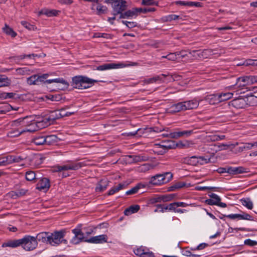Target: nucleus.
Returning <instances> with one entry per match:
<instances>
[{
    "label": "nucleus",
    "instance_id": "obj_36",
    "mask_svg": "<svg viewBox=\"0 0 257 257\" xmlns=\"http://www.w3.org/2000/svg\"><path fill=\"white\" fill-rule=\"evenodd\" d=\"M218 94L219 96L220 102L229 99L230 98L232 97L233 95V93L228 92H221Z\"/></svg>",
    "mask_w": 257,
    "mask_h": 257
},
{
    "label": "nucleus",
    "instance_id": "obj_24",
    "mask_svg": "<svg viewBox=\"0 0 257 257\" xmlns=\"http://www.w3.org/2000/svg\"><path fill=\"white\" fill-rule=\"evenodd\" d=\"M61 118H62L61 117V113H60L59 109H58L53 111L49 117L43 118L42 119L44 120V121L49 122L50 124L51 121H53Z\"/></svg>",
    "mask_w": 257,
    "mask_h": 257
},
{
    "label": "nucleus",
    "instance_id": "obj_55",
    "mask_svg": "<svg viewBox=\"0 0 257 257\" xmlns=\"http://www.w3.org/2000/svg\"><path fill=\"white\" fill-rule=\"evenodd\" d=\"M122 23L126 26L128 28H133L137 26V24L135 22H128L126 21H122Z\"/></svg>",
    "mask_w": 257,
    "mask_h": 257
},
{
    "label": "nucleus",
    "instance_id": "obj_4",
    "mask_svg": "<svg viewBox=\"0 0 257 257\" xmlns=\"http://www.w3.org/2000/svg\"><path fill=\"white\" fill-rule=\"evenodd\" d=\"M172 178L173 174L170 172L158 174L150 178L149 184L153 186H160L167 183L172 180Z\"/></svg>",
    "mask_w": 257,
    "mask_h": 257
},
{
    "label": "nucleus",
    "instance_id": "obj_40",
    "mask_svg": "<svg viewBox=\"0 0 257 257\" xmlns=\"http://www.w3.org/2000/svg\"><path fill=\"white\" fill-rule=\"evenodd\" d=\"M137 15L136 9L133 11L128 10L124 13L121 12V14H120V19H124V18H127L129 17H132L134 16Z\"/></svg>",
    "mask_w": 257,
    "mask_h": 257
},
{
    "label": "nucleus",
    "instance_id": "obj_59",
    "mask_svg": "<svg viewBox=\"0 0 257 257\" xmlns=\"http://www.w3.org/2000/svg\"><path fill=\"white\" fill-rule=\"evenodd\" d=\"M21 24L24 27H25L26 29H27L29 30H33L34 29V26L33 25H31L30 24H29V23H28L26 21H22Z\"/></svg>",
    "mask_w": 257,
    "mask_h": 257
},
{
    "label": "nucleus",
    "instance_id": "obj_44",
    "mask_svg": "<svg viewBox=\"0 0 257 257\" xmlns=\"http://www.w3.org/2000/svg\"><path fill=\"white\" fill-rule=\"evenodd\" d=\"M156 11V9L155 8H136V11L137 14L138 13H142L144 14H146L149 12H152Z\"/></svg>",
    "mask_w": 257,
    "mask_h": 257
},
{
    "label": "nucleus",
    "instance_id": "obj_16",
    "mask_svg": "<svg viewBox=\"0 0 257 257\" xmlns=\"http://www.w3.org/2000/svg\"><path fill=\"white\" fill-rule=\"evenodd\" d=\"M107 236L105 234L99 235L92 237L85 241L93 243H102L107 242Z\"/></svg>",
    "mask_w": 257,
    "mask_h": 257
},
{
    "label": "nucleus",
    "instance_id": "obj_1",
    "mask_svg": "<svg viewBox=\"0 0 257 257\" xmlns=\"http://www.w3.org/2000/svg\"><path fill=\"white\" fill-rule=\"evenodd\" d=\"M3 246L12 248L21 246L25 250L30 251L34 250L37 247L38 242L35 236L26 235L22 238L8 241L7 242L3 244Z\"/></svg>",
    "mask_w": 257,
    "mask_h": 257
},
{
    "label": "nucleus",
    "instance_id": "obj_2",
    "mask_svg": "<svg viewBox=\"0 0 257 257\" xmlns=\"http://www.w3.org/2000/svg\"><path fill=\"white\" fill-rule=\"evenodd\" d=\"M97 81L86 76H76L72 78V86L76 89H84L90 87Z\"/></svg>",
    "mask_w": 257,
    "mask_h": 257
},
{
    "label": "nucleus",
    "instance_id": "obj_47",
    "mask_svg": "<svg viewBox=\"0 0 257 257\" xmlns=\"http://www.w3.org/2000/svg\"><path fill=\"white\" fill-rule=\"evenodd\" d=\"M163 202H168L173 200L175 197V195L174 194H165L161 195Z\"/></svg>",
    "mask_w": 257,
    "mask_h": 257
},
{
    "label": "nucleus",
    "instance_id": "obj_52",
    "mask_svg": "<svg viewBox=\"0 0 257 257\" xmlns=\"http://www.w3.org/2000/svg\"><path fill=\"white\" fill-rule=\"evenodd\" d=\"M9 83V80L7 77L0 75V87L7 86Z\"/></svg>",
    "mask_w": 257,
    "mask_h": 257
},
{
    "label": "nucleus",
    "instance_id": "obj_58",
    "mask_svg": "<svg viewBox=\"0 0 257 257\" xmlns=\"http://www.w3.org/2000/svg\"><path fill=\"white\" fill-rule=\"evenodd\" d=\"M208 246V244H207L206 243H202L199 244L197 246H196L195 247L191 248V249L192 250H202Z\"/></svg>",
    "mask_w": 257,
    "mask_h": 257
},
{
    "label": "nucleus",
    "instance_id": "obj_56",
    "mask_svg": "<svg viewBox=\"0 0 257 257\" xmlns=\"http://www.w3.org/2000/svg\"><path fill=\"white\" fill-rule=\"evenodd\" d=\"M244 244L249 246H254L257 245V241L247 239L244 241Z\"/></svg>",
    "mask_w": 257,
    "mask_h": 257
},
{
    "label": "nucleus",
    "instance_id": "obj_32",
    "mask_svg": "<svg viewBox=\"0 0 257 257\" xmlns=\"http://www.w3.org/2000/svg\"><path fill=\"white\" fill-rule=\"evenodd\" d=\"M95 9H96L97 11V14L98 15H102L105 14L107 11V8L106 7L102 6L100 4H98L97 5L93 4L92 5V9L94 10Z\"/></svg>",
    "mask_w": 257,
    "mask_h": 257
},
{
    "label": "nucleus",
    "instance_id": "obj_17",
    "mask_svg": "<svg viewBox=\"0 0 257 257\" xmlns=\"http://www.w3.org/2000/svg\"><path fill=\"white\" fill-rule=\"evenodd\" d=\"M50 187L49 180L46 178L40 179L37 184L36 188L40 191H46Z\"/></svg>",
    "mask_w": 257,
    "mask_h": 257
},
{
    "label": "nucleus",
    "instance_id": "obj_48",
    "mask_svg": "<svg viewBox=\"0 0 257 257\" xmlns=\"http://www.w3.org/2000/svg\"><path fill=\"white\" fill-rule=\"evenodd\" d=\"M257 145L256 142L253 143H245L243 147H241L242 150H250L253 148H256Z\"/></svg>",
    "mask_w": 257,
    "mask_h": 257
},
{
    "label": "nucleus",
    "instance_id": "obj_46",
    "mask_svg": "<svg viewBox=\"0 0 257 257\" xmlns=\"http://www.w3.org/2000/svg\"><path fill=\"white\" fill-rule=\"evenodd\" d=\"M16 71L20 75H29L31 73L30 70L26 67L17 69Z\"/></svg>",
    "mask_w": 257,
    "mask_h": 257
},
{
    "label": "nucleus",
    "instance_id": "obj_30",
    "mask_svg": "<svg viewBox=\"0 0 257 257\" xmlns=\"http://www.w3.org/2000/svg\"><path fill=\"white\" fill-rule=\"evenodd\" d=\"M140 209V206L139 205H131L124 210V213L125 215L128 216L133 213L137 212Z\"/></svg>",
    "mask_w": 257,
    "mask_h": 257
},
{
    "label": "nucleus",
    "instance_id": "obj_29",
    "mask_svg": "<svg viewBox=\"0 0 257 257\" xmlns=\"http://www.w3.org/2000/svg\"><path fill=\"white\" fill-rule=\"evenodd\" d=\"M185 17V16H183L172 14L164 17L163 19L165 22H171L173 20L184 21Z\"/></svg>",
    "mask_w": 257,
    "mask_h": 257
},
{
    "label": "nucleus",
    "instance_id": "obj_21",
    "mask_svg": "<svg viewBox=\"0 0 257 257\" xmlns=\"http://www.w3.org/2000/svg\"><path fill=\"white\" fill-rule=\"evenodd\" d=\"M109 181L107 179H102L97 183L95 188L96 192H101L104 191L108 186Z\"/></svg>",
    "mask_w": 257,
    "mask_h": 257
},
{
    "label": "nucleus",
    "instance_id": "obj_35",
    "mask_svg": "<svg viewBox=\"0 0 257 257\" xmlns=\"http://www.w3.org/2000/svg\"><path fill=\"white\" fill-rule=\"evenodd\" d=\"M157 81H160V82H164V80L161 77V76L158 75L148 79H145L143 81L144 83L146 84L156 83Z\"/></svg>",
    "mask_w": 257,
    "mask_h": 257
},
{
    "label": "nucleus",
    "instance_id": "obj_10",
    "mask_svg": "<svg viewBox=\"0 0 257 257\" xmlns=\"http://www.w3.org/2000/svg\"><path fill=\"white\" fill-rule=\"evenodd\" d=\"M74 236L70 240V243L73 244H77L83 240L84 233L82 232L80 227H77L72 230Z\"/></svg>",
    "mask_w": 257,
    "mask_h": 257
},
{
    "label": "nucleus",
    "instance_id": "obj_62",
    "mask_svg": "<svg viewBox=\"0 0 257 257\" xmlns=\"http://www.w3.org/2000/svg\"><path fill=\"white\" fill-rule=\"evenodd\" d=\"M28 191L27 190H26L25 189H20L18 190H17L15 193H16V195L18 196V197H20V196H23V195H25L27 192Z\"/></svg>",
    "mask_w": 257,
    "mask_h": 257
},
{
    "label": "nucleus",
    "instance_id": "obj_45",
    "mask_svg": "<svg viewBox=\"0 0 257 257\" xmlns=\"http://www.w3.org/2000/svg\"><path fill=\"white\" fill-rule=\"evenodd\" d=\"M15 95L16 93L13 92H2L0 93V98L2 99L12 98Z\"/></svg>",
    "mask_w": 257,
    "mask_h": 257
},
{
    "label": "nucleus",
    "instance_id": "obj_15",
    "mask_svg": "<svg viewBox=\"0 0 257 257\" xmlns=\"http://www.w3.org/2000/svg\"><path fill=\"white\" fill-rule=\"evenodd\" d=\"M50 232H41L37 234L35 239L37 242H41L43 243L49 244Z\"/></svg>",
    "mask_w": 257,
    "mask_h": 257
},
{
    "label": "nucleus",
    "instance_id": "obj_34",
    "mask_svg": "<svg viewBox=\"0 0 257 257\" xmlns=\"http://www.w3.org/2000/svg\"><path fill=\"white\" fill-rule=\"evenodd\" d=\"M45 145H52L58 142V138L56 135H49L45 136Z\"/></svg>",
    "mask_w": 257,
    "mask_h": 257
},
{
    "label": "nucleus",
    "instance_id": "obj_38",
    "mask_svg": "<svg viewBox=\"0 0 257 257\" xmlns=\"http://www.w3.org/2000/svg\"><path fill=\"white\" fill-rule=\"evenodd\" d=\"M25 133V131L22 128L18 127L16 130H12L8 133V136L10 137H16L19 136L22 134Z\"/></svg>",
    "mask_w": 257,
    "mask_h": 257
},
{
    "label": "nucleus",
    "instance_id": "obj_19",
    "mask_svg": "<svg viewBox=\"0 0 257 257\" xmlns=\"http://www.w3.org/2000/svg\"><path fill=\"white\" fill-rule=\"evenodd\" d=\"M193 133L192 130H185L179 132H173L170 134V138L178 139L182 137H188Z\"/></svg>",
    "mask_w": 257,
    "mask_h": 257
},
{
    "label": "nucleus",
    "instance_id": "obj_7",
    "mask_svg": "<svg viewBox=\"0 0 257 257\" xmlns=\"http://www.w3.org/2000/svg\"><path fill=\"white\" fill-rule=\"evenodd\" d=\"M50 125L49 122L44 121L42 119L39 120H35L31 122L28 127L22 128L25 132H33L36 131L37 129H41L47 127Z\"/></svg>",
    "mask_w": 257,
    "mask_h": 257
},
{
    "label": "nucleus",
    "instance_id": "obj_20",
    "mask_svg": "<svg viewBox=\"0 0 257 257\" xmlns=\"http://www.w3.org/2000/svg\"><path fill=\"white\" fill-rule=\"evenodd\" d=\"M192 53H196L199 59H205L211 55L212 50L211 49H204L203 50H193Z\"/></svg>",
    "mask_w": 257,
    "mask_h": 257
},
{
    "label": "nucleus",
    "instance_id": "obj_27",
    "mask_svg": "<svg viewBox=\"0 0 257 257\" xmlns=\"http://www.w3.org/2000/svg\"><path fill=\"white\" fill-rule=\"evenodd\" d=\"M249 85V79L248 76L237 78L235 84V85L237 86L238 87H241Z\"/></svg>",
    "mask_w": 257,
    "mask_h": 257
},
{
    "label": "nucleus",
    "instance_id": "obj_25",
    "mask_svg": "<svg viewBox=\"0 0 257 257\" xmlns=\"http://www.w3.org/2000/svg\"><path fill=\"white\" fill-rule=\"evenodd\" d=\"M209 196L211 198L207 199L205 201L206 203L208 205H217L218 204L219 202L221 200V198L216 194L211 193L209 195Z\"/></svg>",
    "mask_w": 257,
    "mask_h": 257
},
{
    "label": "nucleus",
    "instance_id": "obj_8",
    "mask_svg": "<svg viewBox=\"0 0 257 257\" xmlns=\"http://www.w3.org/2000/svg\"><path fill=\"white\" fill-rule=\"evenodd\" d=\"M31 116H26L24 118H20L12 122V125L18 126L21 128H26L29 126L31 122L35 120L31 119Z\"/></svg>",
    "mask_w": 257,
    "mask_h": 257
},
{
    "label": "nucleus",
    "instance_id": "obj_31",
    "mask_svg": "<svg viewBox=\"0 0 257 257\" xmlns=\"http://www.w3.org/2000/svg\"><path fill=\"white\" fill-rule=\"evenodd\" d=\"M8 158L9 164L14 163H20L25 159V157L24 156L18 155H8Z\"/></svg>",
    "mask_w": 257,
    "mask_h": 257
},
{
    "label": "nucleus",
    "instance_id": "obj_61",
    "mask_svg": "<svg viewBox=\"0 0 257 257\" xmlns=\"http://www.w3.org/2000/svg\"><path fill=\"white\" fill-rule=\"evenodd\" d=\"M138 191L139 190L136 186L134 187L131 189L130 190L127 191L125 192V194L127 195H133L138 193Z\"/></svg>",
    "mask_w": 257,
    "mask_h": 257
},
{
    "label": "nucleus",
    "instance_id": "obj_39",
    "mask_svg": "<svg viewBox=\"0 0 257 257\" xmlns=\"http://www.w3.org/2000/svg\"><path fill=\"white\" fill-rule=\"evenodd\" d=\"M125 187L124 184L120 183L117 186H113L108 192V195H111L114 193L118 192L119 191L123 189Z\"/></svg>",
    "mask_w": 257,
    "mask_h": 257
},
{
    "label": "nucleus",
    "instance_id": "obj_57",
    "mask_svg": "<svg viewBox=\"0 0 257 257\" xmlns=\"http://www.w3.org/2000/svg\"><path fill=\"white\" fill-rule=\"evenodd\" d=\"M177 205L176 202H173L168 204V207H167V209H168L169 211H172L176 213V210L177 209Z\"/></svg>",
    "mask_w": 257,
    "mask_h": 257
},
{
    "label": "nucleus",
    "instance_id": "obj_53",
    "mask_svg": "<svg viewBox=\"0 0 257 257\" xmlns=\"http://www.w3.org/2000/svg\"><path fill=\"white\" fill-rule=\"evenodd\" d=\"M240 219L252 221L253 220V218L249 214L242 212V214H240Z\"/></svg>",
    "mask_w": 257,
    "mask_h": 257
},
{
    "label": "nucleus",
    "instance_id": "obj_64",
    "mask_svg": "<svg viewBox=\"0 0 257 257\" xmlns=\"http://www.w3.org/2000/svg\"><path fill=\"white\" fill-rule=\"evenodd\" d=\"M142 4L144 6H151L155 4V0H142Z\"/></svg>",
    "mask_w": 257,
    "mask_h": 257
},
{
    "label": "nucleus",
    "instance_id": "obj_63",
    "mask_svg": "<svg viewBox=\"0 0 257 257\" xmlns=\"http://www.w3.org/2000/svg\"><path fill=\"white\" fill-rule=\"evenodd\" d=\"M248 77L249 79V84L251 85L257 83V76L249 75L248 76Z\"/></svg>",
    "mask_w": 257,
    "mask_h": 257
},
{
    "label": "nucleus",
    "instance_id": "obj_41",
    "mask_svg": "<svg viewBox=\"0 0 257 257\" xmlns=\"http://www.w3.org/2000/svg\"><path fill=\"white\" fill-rule=\"evenodd\" d=\"M241 202L242 205L246 207L248 209H252L253 208L252 202L249 198H244L241 199Z\"/></svg>",
    "mask_w": 257,
    "mask_h": 257
},
{
    "label": "nucleus",
    "instance_id": "obj_42",
    "mask_svg": "<svg viewBox=\"0 0 257 257\" xmlns=\"http://www.w3.org/2000/svg\"><path fill=\"white\" fill-rule=\"evenodd\" d=\"M186 184L183 182H178L169 187V191H174L176 189L182 188L186 186Z\"/></svg>",
    "mask_w": 257,
    "mask_h": 257
},
{
    "label": "nucleus",
    "instance_id": "obj_9",
    "mask_svg": "<svg viewBox=\"0 0 257 257\" xmlns=\"http://www.w3.org/2000/svg\"><path fill=\"white\" fill-rule=\"evenodd\" d=\"M48 76V74H44L41 75H33L27 79V82L30 85H38L40 82H44Z\"/></svg>",
    "mask_w": 257,
    "mask_h": 257
},
{
    "label": "nucleus",
    "instance_id": "obj_14",
    "mask_svg": "<svg viewBox=\"0 0 257 257\" xmlns=\"http://www.w3.org/2000/svg\"><path fill=\"white\" fill-rule=\"evenodd\" d=\"M134 252L136 255L140 257H155L153 252L150 251L147 248L142 246L135 249Z\"/></svg>",
    "mask_w": 257,
    "mask_h": 257
},
{
    "label": "nucleus",
    "instance_id": "obj_3",
    "mask_svg": "<svg viewBox=\"0 0 257 257\" xmlns=\"http://www.w3.org/2000/svg\"><path fill=\"white\" fill-rule=\"evenodd\" d=\"M83 166V163L81 162L75 163L72 161H68L67 163L62 165H57L55 166V171L59 173V176L63 178H65L69 176L68 173L64 172V171L73 170L76 171L81 168Z\"/></svg>",
    "mask_w": 257,
    "mask_h": 257
},
{
    "label": "nucleus",
    "instance_id": "obj_26",
    "mask_svg": "<svg viewBox=\"0 0 257 257\" xmlns=\"http://www.w3.org/2000/svg\"><path fill=\"white\" fill-rule=\"evenodd\" d=\"M205 100L212 105L218 104L220 102L218 93L207 95L205 97Z\"/></svg>",
    "mask_w": 257,
    "mask_h": 257
},
{
    "label": "nucleus",
    "instance_id": "obj_51",
    "mask_svg": "<svg viewBox=\"0 0 257 257\" xmlns=\"http://www.w3.org/2000/svg\"><path fill=\"white\" fill-rule=\"evenodd\" d=\"M166 57L168 60L175 61L179 58L178 53H177V52L175 53H170L166 55Z\"/></svg>",
    "mask_w": 257,
    "mask_h": 257
},
{
    "label": "nucleus",
    "instance_id": "obj_5",
    "mask_svg": "<svg viewBox=\"0 0 257 257\" xmlns=\"http://www.w3.org/2000/svg\"><path fill=\"white\" fill-rule=\"evenodd\" d=\"M65 231L61 230L50 233L49 244L53 246L58 245L61 243L67 244V240L64 238Z\"/></svg>",
    "mask_w": 257,
    "mask_h": 257
},
{
    "label": "nucleus",
    "instance_id": "obj_18",
    "mask_svg": "<svg viewBox=\"0 0 257 257\" xmlns=\"http://www.w3.org/2000/svg\"><path fill=\"white\" fill-rule=\"evenodd\" d=\"M199 104V101L196 99L183 102L184 111L196 108Z\"/></svg>",
    "mask_w": 257,
    "mask_h": 257
},
{
    "label": "nucleus",
    "instance_id": "obj_6",
    "mask_svg": "<svg viewBox=\"0 0 257 257\" xmlns=\"http://www.w3.org/2000/svg\"><path fill=\"white\" fill-rule=\"evenodd\" d=\"M209 159L205 158L203 157H197L193 156L192 157H186L181 159V162L183 163L192 166H197L198 165H203L204 163L208 162Z\"/></svg>",
    "mask_w": 257,
    "mask_h": 257
},
{
    "label": "nucleus",
    "instance_id": "obj_23",
    "mask_svg": "<svg viewBox=\"0 0 257 257\" xmlns=\"http://www.w3.org/2000/svg\"><path fill=\"white\" fill-rule=\"evenodd\" d=\"M245 172H246V169L243 167H229L227 168V173L230 174L236 175Z\"/></svg>",
    "mask_w": 257,
    "mask_h": 257
},
{
    "label": "nucleus",
    "instance_id": "obj_49",
    "mask_svg": "<svg viewBox=\"0 0 257 257\" xmlns=\"http://www.w3.org/2000/svg\"><path fill=\"white\" fill-rule=\"evenodd\" d=\"M243 65L245 66H249V65H252V66H257V60H252V59H247L245 61H244V62L242 64ZM237 65H241V64H238Z\"/></svg>",
    "mask_w": 257,
    "mask_h": 257
},
{
    "label": "nucleus",
    "instance_id": "obj_13",
    "mask_svg": "<svg viewBox=\"0 0 257 257\" xmlns=\"http://www.w3.org/2000/svg\"><path fill=\"white\" fill-rule=\"evenodd\" d=\"M229 105L237 109H241L245 107L247 105L245 98L238 97L234 99L229 102Z\"/></svg>",
    "mask_w": 257,
    "mask_h": 257
},
{
    "label": "nucleus",
    "instance_id": "obj_11",
    "mask_svg": "<svg viewBox=\"0 0 257 257\" xmlns=\"http://www.w3.org/2000/svg\"><path fill=\"white\" fill-rule=\"evenodd\" d=\"M113 10V15L120 14L126 9V2L124 0H118L112 4Z\"/></svg>",
    "mask_w": 257,
    "mask_h": 257
},
{
    "label": "nucleus",
    "instance_id": "obj_50",
    "mask_svg": "<svg viewBox=\"0 0 257 257\" xmlns=\"http://www.w3.org/2000/svg\"><path fill=\"white\" fill-rule=\"evenodd\" d=\"M26 179L28 181H33L36 179V174L34 171H28L26 173Z\"/></svg>",
    "mask_w": 257,
    "mask_h": 257
},
{
    "label": "nucleus",
    "instance_id": "obj_28",
    "mask_svg": "<svg viewBox=\"0 0 257 257\" xmlns=\"http://www.w3.org/2000/svg\"><path fill=\"white\" fill-rule=\"evenodd\" d=\"M60 13L59 11L56 10L43 9L38 13V15H45L48 17L56 16Z\"/></svg>",
    "mask_w": 257,
    "mask_h": 257
},
{
    "label": "nucleus",
    "instance_id": "obj_33",
    "mask_svg": "<svg viewBox=\"0 0 257 257\" xmlns=\"http://www.w3.org/2000/svg\"><path fill=\"white\" fill-rule=\"evenodd\" d=\"M45 136L42 135L36 136L33 139V142L37 146L45 145Z\"/></svg>",
    "mask_w": 257,
    "mask_h": 257
},
{
    "label": "nucleus",
    "instance_id": "obj_60",
    "mask_svg": "<svg viewBox=\"0 0 257 257\" xmlns=\"http://www.w3.org/2000/svg\"><path fill=\"white\" fill-rule=\"evenodd\" d=\"M215 147H217V149L216 151H222L227 149V148L229 146V145L225 144H221L219 145H214Z\"/></svg>",
    "mask_w": 257,
    "mask_h": 257
},
{
    "label": "nucleus",
    "instance_id": "obj_22",
    "mask_svg": "<svg viewBox=\"0 0 257 257\" xmlns=\"http://www.w3.org/2000/svg\"><path fill=\"white\" fill-rule=\"evenodd\" d=\"M181 111H184L183 102L172 104L168 108V112L170 113H175Z\"/></svg>",
    "mask_w": 257,
    "mask_h": 257
},
{
    "label": "nucleus",
    "instance_id": "obj_37",
    "mask_svg": "<svg viewBox=\"0 0 257 257\" xmlns=\"http://www.w3.org/2000/svg\"><path fill=\"white\" fill-rule=\"evenodd\" d=\"M44 82L47 84H50L53 82L62 83L65 85V87L66 88H68V87L69 86L68 83L62 78H56V79H49V80H47L46 81L44 80Z\"/></svg>",
    "mask_w": 257,
    "mask_h": 257
},
{
    "label": "nucleus",
    "instance_id": "obj_54",
    "mask_svg": "<svg viewBox=\"0 0 257 257\" xmlns=\"http://www.w3.org/2000/svg\"><path fill=\"white\" fill-rule=\"evenodd\" d=\"M9 165L8 156L0 158V166H6Z\"/></svg>",
    "mask_w": 257,
    "mask_h": 257
},
{
    "label": "nucleus",
    "instance_id": "obj_43",
    "mask_svg": "<svg viewBox=\"0 0 257 257\" xmlns=\"http://www.w3.org/2000/svg\"><path fill=\"white\" fill-rule=\"evenodd\" d=\"M3 31L6 34L11 36L13 38L17 36V33L7 25H6L5 27L3 28Z\"/></svg>",
    "mask_w": 257,
    "mask_h": 257
},
{
    "label": "nucleus",
    "instance_id": "obj_12",
    "mask_svg": "<svg viewBox=\"0 0 257 257\" xmlns=\"http://www.w3.org/2000/svg\"><path fill=\"white\" fill-rule=\"evenodd\" d=\"M125 66V65L123 63H105L97 66L96 69L99 71H104L109 69L123 68Z\"/></svg>",
    "mask_w": 257,
    "mask_h": 257
}]
</instances>
